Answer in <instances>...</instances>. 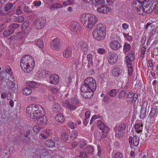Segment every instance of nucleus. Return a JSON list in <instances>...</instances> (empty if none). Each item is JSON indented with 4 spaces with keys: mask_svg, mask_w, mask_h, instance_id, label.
Returning <instances> with one entry per match:
<instances>
[{
    "mask_svg": "<svg viewBox=\"0 0 158 158\" xmlns=\"http://www.w3.org/2000/svg\"><path fill=\"white\" fill-rule=\"evenodd\" d=\"M20 66L22 70L26 73H29L33 69L35 60L33 57L30 55L23 56L20 60Z\"/></svg>",
    "mask_w": 158,
    "mask_h": 158,
    "instance_id": "obj_1",
    "label": "nucleus"
},
{
    "mask_svg": "<svg viewBox=\"0 0 158 158\" xmlns=\"http://www.w3.org/2000/svg\"><path fill=\"white\" fill-rule=\"evenodd\" d=\"M80 19L84 26L89 29H92L98 21V18L95 15L87 13L82 15L80 17Z\"/></svg>",
    "mask_w": 158,
    "mask_h": 158,
    "instance_id": "obj_2",
    "label": "nucleus"
},
{
    "mask_svg": "<svg viewBox=\"0 0 158 158\" xmlns=\"http://www.w3.org/2000/svg\"><path fill=\"white\" fill-rule=\"evenodd\" d=\"M106 26L101 23L98 24L93 31V37L98 40H103L106 35Z\"/></svg>",
    "mask_w": 158,
    "mask_h": 158,
    "instance_id": "obj_3",
    "label": "nucleus"
},
{
    "mask_svg": "<svg viewBox=\"0 0 158 158\" xmlns=\"http://www.w3.org/2000/svg\"><path fill=\"white\" fill-rule=\"evenodd\" d=\"M40 108V105L31 104L28 106L26 109L27 113L29 116L34 119L37 117V111ZM41 108H40V109Z\"/></svg>",
    "mask_w": 158,
    "mask_h": 158,
    "instance_id": "obj_4",
    "label": "nucleus"
},
{
    "mask_svg": "<svg viewBox=\"0 0 158 158\" xmlns=\"http://www.w3.org/2000/svg\"><path fill=\"white\" fill-rule=\"evenodd\" d=\"M81 95L85 98H90L94 94V91L84 82L81 87Z\"/></svg>",
    "mask_w": 158,
    "mask_h": 158,
    "instance_id": "obj_5",
    "label": "nucleus"
},
{
    "mask_svg": "<svg viewBox=\"0 0 158 158\" xmlns=\"http://www.w3.org/2000/svg\"><path fill=\"white\" fill-rule=\"evenodd\" d=\"M63 44L62 41L57 38L53 39L51 42V47L53 49L58 50Z\"/></svg>",
    "mask_w": 158,
    "mask_h": 158,
    "instance_id": "obj_6",
    "label": "nucleus"
},
{
    "mask_svg": "<svg viewBox=\"0 0 158 158\" xmlns=\"http://www.w3.org/2000/svg\"><path fill=\"white\" fill-rule=\"evenodd\" d=\"M39 108H41L39 109V110H38V111H37V118H34V119L37 120L38 121H39L40 123H44L46 121V119L44 118V110L41 106L40 108L39 107Z\"/></svg>",
    "mask_w": 158,
    "mask_h": 158,
    "instance_id": "obj_7",
    "label": "nucleus"
},
{
    "mask_svg": "<svg viewBox=\"0 0 158 158\" xmlns=\"http://www.w3.org/2000/svg\"><path fill=\"white\" fill-rule=\"evenodd\" d=\"M118 56L117 54L114 52L108 53L107 59L108 62L111 64H114L117 61Z\"/></svg>",
    "mask_w": 158,
    "mask_h": 158,
    "instance_id": "obj_8",
    "label": "nucleus"
},
{
    "mask_svg": "<svg viewBox=\"0 0 158 158\" xmlns=\"http://www.w3.org/2000/svg\"><path fill=\"white\" fill-rule=\"evenodd\" d=\"M84 82L94 91L95 90L96 88V83L94 78L92 77H88L85 80Z\"/></svg>",
    "mask_w": 158,
    "mask_h": 158,
    "instance_id": "obj_9",
    "label": "nucleus"
},
{
    "mask_svg": "<svg viewBox=\"0 0 158 158\" xmlns=\"http://www.w3.org/2000/svg\"><path fill=\"white\" fill-rule=\"evenodd\" d=\"M138 98V94L136 93L133 94L129 92L127 94L126 101L127 103H132L133 102H135Z\"/></svg>",
    "mask_w": 158,
    "mask_h": 158,
    "instance_id": "obj_10",
    "label": "nucleus"
},
{
    "mask_svg": "<svg viewBox=\"0 0 158 158\" xmlns=\"http://www.w3.org/2000/svg\"><path fill=\"white\" fill-rule=\"evenodd\" d=\"M76 44L79 45L81 50L84 53H85L87 52L88 50V46L86 42L79 40L77 41Z\"/></svg>",
    "mask_w": 158,
    "mask_h": 158,
    "instance_id": "obj_11",
    "label": "nucleus"
},
{
    "mask_svg": "<svg viewBox=\"0 0 158 158\" xmlns=\"http://www.w3.org/2000/svg\"><path fill=\"white\" fill-rule=\"evenodd\" d=\"M124 72L122 69L115 66L112 70V74L113 76L118 77L123 73Z\"/></svg>",
    "mask_w": 158,
    "mask_h": 158,
    "instance_id": "obj_12",
    "label": "nucleus"
},
{
    "mask_svg": "<svg viewBox=\"0 0 158 158\" xmlns=\"http://www.w3.org/2000/svg\"><path fill=\"white\" fill-rule=\"evenodd\" d=\"M46 21L44 19H36L34 22V25L37 29H40L43 28L45 25Z\"/></svg>",
    "mask_w": 158,
    "mask_h": 158,
    "instance_id": "obj_13",
    "label": "nucleus"
},
{
    "mask_svg": "<svg viewBox=\"0 0 158 158\" xmlns=\"http://www.w3.org/2000/svg\"><path fill=\"white\" fill-rule=\"evenodd\" d=\"M97 124L99 129L102 130L103 132L106 133L109 131V128L108 127H106L102 121L100 120H98Z\"/></svg>",
    "mask_w": 158,
    "mask_h": 158,
    "instance_id": "obj_14",
    "label": "nucleus"
},
{
    "mask_svg": "<svg viewBox=\"0 0 158 158\" xmlns=\"http://www.w3.org/2000/svg\"><path fill=\"white\" fill-rule=\"evenodd\" d=\"M110 48L113 50L118 49L120 47V44L118 41L115 40L111 41L110 44Z\"/></svg>",
    "mask_w": 158,
    "mask_h": 158,
    "instance_id": "obj_15",
    "label": "nucleus"
},
{
    "mask_svg": "<svg viewBox=\"0 0 158 158\" xmlns=\"http://www.w3.org/2000/svg\"><path fill=\"white\" fill-rule=\"evenodd\" d=\"M59 79V77L57 75H52L49 77V82L52 84L56 85L58 83Z\"/></svg>",
    "mask_w": 158,
    "mask_h": 158,
    "instance_id": "obj_16",
    "label": "nucleus"
},
{
    "mask_svg": "<svg viewBox=\"0 0 158 158\" xmlns=\"http://www.w3.org/2000/svg\"><path fill=\"white\" fill-rule=\"evenodd\" d=\"M125 62L126 64H131L134 59V55L132 51H130L126 57Z\"/></svg>",
    "mask_w": 158,
    "mask_h": 158,
    "instance_id": "obj_17",
    "label": "nucleus"
},
{
    "mask_svg": "<svg viewBox=\"0 0 158 158\" xmlns=\"http://www.w3.org/2000/svg\"><path fill=\"white\" fill-rule=\"evenodd\" d=\"M79 27V24L77 22H73L71 23L70 29L72 31L77 32L78 30Z\"/></svg>",
    "mask_w": 158,
    "mask_h": 158,
    "instance_id": "obj_18",
    "label": "nucleus"
},
{
    "mask_svg": "<svg viewBox=\"0 0 158 158\" xmlns=\"http://www.w3.org/2000/svg\"><path fill=\"white\" fill-rule=\"evenodd\" d=\"M72 53V48L70 47H68L63 52V56L66 58H69L71 56Z\"/></svg>",
    "mask_w": 158,
    "mask_h": 158,
    "instance_id": "obj_19",
    "label": "nucleus"
},
{
    "mask_svg": "<svg viewBox=\"0 0 158 158\" xmlns=\"http://www.w3.org/2000/svg\"><path fill=\"white\" fill-rule=\"evenodd\" d=\"M148 11H147V10H146L145 12L147 13H150L152 12V11L154 10V12L158 14V6L156 5V4L154 5H152V6L151 7H149L148 9Z\"/></svg>",
    "mask_w": 158,
    "mask_h": 158,
    "instance_id": "obj_20",
    "label": "nucleus"
},
{
    "mask_svg": "<svg viewBox=\"0 0 158 158\" xmlns=\"http://www.w3.org/2000/svg\"><path fill=\"white\" fill-rule=\"evenodd\" d=\"M55 119L56 121L61 123L64 122V118L63 115L62 114L60 113L57 114L55 116Z\"/></svg>",
    "mask_w": 158,
    "mask_h": 158,
    "instance_id": "obj_21",
    "label": "nucleus"
},
{
    "mask_svg": "<svg viewBox=\"0 0 158 158\" xmlns=\"http://www.w3.org/2000/svg\"><path fill=\"white\" fill-rule=\"evenodd\" d=\"M60 110V106L58 103H54L52 106V110L53 112L56 113L59 112Z\"/></svg>",
    "mask_w": 158,
    "mask_h": 158,
    "instance_id": "obj_22",
    "label": "nucleus"
},
{
    "mask_svg": "<svg viewBox=\"0 0 158 158\" xmlns=\"http://www.w3.org/2000/svg\"><path fill=\"white\" fill-rule=\"evenodd\" d=\"M86 152H87L88 154L92 155L93 154V152H94V149L93 146L88 145L85 148Z\"/></svg>",
    "mask_w": 158,
    "mask_h": 158,
    "instance_id": "obj_23",
    "label": "nucleus"
},
{
    "mask_svg": "<svg viewBox=\"0 0 158 158\" xmlns=\"http://www.w3.org/2000/svg\"><path fill=\"white\" fill-rule=\"evenodd\" d=\"M27 85L32 88H37L39 86V83L36 82L30 81L27 83Z\"/></svg>",
    "mask_w": 158,
    "mask_h": 158,
    "instance_id": "obj_24",
    "label": "nucleus"
},
{
    "mask_svg": "<svg viewBox=\"0 0 158 158\" xmlns=\"http://www.w3.org/2000/svg\"><path fill=\"white\" fill-rule=\"evenodd\" d=\"M26 35V33L24 31L18 32L16 35V37L19 40L23 39Z\"/></svg>",
    "mask_w": 158,
    "mask_h": 158,
    "instance_id": "obj_25",
    "label": "nucleus"
},
{
    "mask_svg": "<svg viewBox=\"0 0 158 158\" xmlns=\"http://www.w3.org/2000/svg\"><path fill=\"white\" fill-rule=\"evenodd\" d=\"M62 7V5L60 3H53L50 7L51 10H53L55 9H59Z\"/></svg>",
    "mask_w": 158,
    "mask_h": 158,
    "instance_id": "obj_26",
    "label": "nucleus"
},
{
    "mask_svg": "<svg viewBox=\"0 0 158 158\" xmlns=\"http://www.w3.org/2000/svg\"><path fill=\"white\" fill-rule=\"evenodd\" d=\"M23 93L25 95H28L32 93V90L29 88H25L23 89Z\"/></svg>",
    "mask_w": 158,
    "mask_h": 158,
    "instance_id": "obj_27",
    "label": "nucleus"
},
{
    "mask_svg": "<svg viewBox=\"0 0 158 158\" xmlns=\"http://www.w3.org/2000/svg\"><path fill=\"white\" fill-rule=\"evenodd\" d=\"M45 144L47 147L49 148H52L55 145L54 142L50 139L46 140L45 142Z\"/></svg>",
    "mask_w": 158,
    "mask_h": 158,
    "instance_id": "obj_28",
    "label": "nucleus"
},
{
    "mask_svg": "<svg viewBox=\"0 0 158 158\" xmlns=\"http://www.w3.org/2000/svg\"><path fill=\"white\" fill-rule=\"evenodd\" d=\"M124 132L116 130L115 131V136L118 138H122L124 135Z\"/></svg>",
    "mask_w": 158,
    "mask_h": 158,
    "instance_id": "obj_29",
    "label": "nucleus"
},
{
    "mask_svg": "<svg viewBox=\"0 0 158 158\" xmlns=\"http://www.w3.org/2000/svg\"><path fill=\"white\" fill-rule=\"evenodd\" d=\"M35 44L40 48H43L44 47L43 41L40 39H38L35 42Z\"/></svg>",
    "mask_w": 158,
    "mask_h": 158,
    "instance_id": "obj_30",
    "label": "nucleus"
},
{
    "mask_svg": "<svg viewBox=\"0 0 158 158\" xmlns=\"http://www.w3.org/2000/svg\"><path fill=\"white\" fill-rule=\"evenodd\" d=\"M87 60L88 61V64L90 66V65H93V63L92 61V54H89L87 55Z\"/></svg>",
    "mask_w": 158,
    "mask_h": 158,
    "instance_id": "obj_31",
    "label": "nucleus"
},
{
    "mask_svg": "<svg viewBox=\"0 0 158 158\" xmlns=\"http://www.w3.org/2000/svg\"><path fill=\"white\" fill-rule=\"evenodd\" d=\"M14 32L13 30L9 29L4 31L3 33V35L4 37H7L12 34Z\"/></svg>",
    "mask_w": 158,
    "mask_h": 158,
    "instance_id": "obj_32",
    "label": "nucleus"
},
{
    "mask_svg": "<svg viewBox=\"0 0 158 158\" xmlns=\"http://www.w3.org/2000/svg\"><path fill=\"white\" fill-rule=\"evenodd\" d=\"M40 153L43 156H46L48 155L49 152L47 149L43 148L40 150Z\"/></svg>",
    "mask_w": 158,
    "mask_h": 158,
    "instance_id": "obj_33",
    "label": "nucleus"
},
{
    "mask_svg": "<svg viewBox=\"0 0 158 158\" xmlns=\"http://www.w3.org/2000/svg\"><path fill=\"white\" fill-rule=\"evenodd\" d=\"M131 48L130 44L125 43L124 45L123 51L124 53H126L129 51Z\"/></svg>",
    "mask_w": 158,
    "mask_h": 158,
    "instance_id": "obj_34",
    "label": "nucleus"
},
{
    "mask_svg": "<svg viewBox=\"0 0 158 158\" xmlns=\"http://www.w3.org/2000/svg\"><path fill=\"white\" fill-rule=\"evenodd\" d=\"M128 68V75L131 76L133 73V69L131 64H126Z\"/></svg>",
    "mask_w": 158,
    "mask_h": 158,
    "instance_id": "obj_35",
    "label": "nucleus"
},
{
    "mask_svg": "<svg viewBox=\"0 0 158 158\" xmlns=\"http://www.w3.org/2000/svg\"><path fill=\"white\" fill-rule=\"evenodd\" d=\"M126 95V92L125 90H123L120 92L118 95V98L119 99L124 98Z\"/></svg>",
    "mask_w": 158,
    "mask_h": 158,
    "instance_id": "obj_36",
    "label": "nucleus"
},
{
    "mask_svg": "<svg viewBox=\"0 0 158 158\" xmlns=\"http://www.w3.org/2000/svg\"><path fill=\"white\" fill-rule=\"evenodd\" d=\"M139 138L137 136H135L134 137L133 139V144L135 146H137L139 144Z\"/></svg>",
    "mask_w": 158,
    "mask_h": 158,
    "instance_id": "obj_37",
    "label": "nucleus"
},
{
    "mask_svg": "<svg viewBox=\"0 0 158 158\" xmlns=\"http://www.w3.org/2000/svg\"><path fill=\"white\" fill-rule=\"evenodd\" d=\"M61 139L63 141H66L69 139V135L68 134L63 133L61 135Z\"/></svg>",
    "mask_w": 158,
    "mask_h": 158,
    "instance_id": "obj_38",
    "label": "nucleus"
},
{
    "mask_svg": "<svg viewBox=\"0 0 158 158\" xmlns=\"http://www.w3.org/2000/svg\"><path fill=\"white\" fill-rule=\"evenodd\" d=\"M109 93L110 97H114L117 95V90L116 89H112L109 92Z\"/></svg>",
    "mask_w": 158,
    "mask_h": 158,
    "instance_id": "obj_39",
    "label": "nucleus"
},
{
    "mask_svg": "<svg viewBox=\"0 0 158 158\" xmlns=\"http://www.w3.org/2000/svg\"><path fill=\"white\" fill-rule=\"evenodd\" d=\"M126 128V124L124 123H121L120 124L118 127L117 130L123 131Z\"/></svg>",
    "mask_w": 158,
    "mask_h": 158,
    "instance_id": "obj_40",
    "label": "nucleus"
},
{
    "mask_svg": "<svg viewBox=\"0 0 158 158\" xmlns=\"http://www.w3.org/2000/svg\"><path fill=\"white\" fill-rule=\"evenodd\" d=\"M7 86L9 89H12L14 87L15 84V83L11 81H8L7 83Z\"/></svg>",
    "mask_w": 158,
    "mask_h": 158,
    "instance_id": "obj_41",
    "label": "nucleus"
},
{
    "mask_svg": "<svg viewBox=\"0 0 158 158\" xmlns=\"http://www.w3.org/2000/svg\"><path fill=\"white\" fill-rule=\"evenodd\" d=\"M74 0H68L67 1L64 2H63V5L64 6H67L72 5Z\"/></svg>",
    "mask_w": 158,
    "mask_h": 158,
    "instance_id": "obj_42",
    "label": "nucleus"
},
{
    "mask_svg": "<svg viewBox=\"0 0 158 158\" xmlns=\"http://www.w3.org/2000/svg\"><path fill=\"white\" fill-rule=\"evenodd\" d=\"M19 24L17 23L13 24L9 26V29L12 30L18 28L19 27Z\"/></svg>",
    "mask_w": 158,
    "mask_h": 158,
    "instance_id": "obj_43",
    "label": "nucleus"
},
{
    "mask_svg": "<svg viewBox=\"0 0 158 158\" xmlns=\"http://www.w3.org/2000/svg\"><path fill=\"white\" fill-rule=\"evenodd\" d=\"M78 135V133L76 131L73 130L72 132L70 137L72 139H75Z\"/></svg>",
    "mask_w": 158,
    "mask_h": 158,
    "instance_id": "obj_44",
    "label": "nucleus"
},
{
    "mask_svg": "<svg viewBox=\"0 0 158 158\" xmlns=\"http://www.w3.org/2000/svg\"><path fill=\"white\" fill-rule=\"evenodd\" d=\"M66 107L71 110H74L77 108L76 106L70 104H68V105H66Z\"/></svg>",
    "mask_w": 158,
    "mask_h": 158,
    "instance_id": "obj_45",
    "label": "nucleus"
},
{
    "mask_svg": "<svg viewBox=\"0 0 158 158\" xmlns=\"http://www.w3.org/2000/svg\"><path fill=\"white\" fill-rule=\"evenodd\" d=\"M150 114L154 117H156L157 116V113H156V110L154 108H152L150 112Z\"/></svg>",
    "mask_w": 158,
    "mask_h": 158,
    "instance_id": "obj_46",
    "label": "nucleus"
},
{
    "mask_svg": "<svg viewBox=\"0 0 158 158\" xmlns=\"http://www.w3.org/2000/svg\"><path fill=\"white\" fill-rule=\"evenodd\" d=\"M6 74L4 71H1L0 72V80H3L6 77Z\"/></svg>",
    "mask_w": 158,
    "mask_h": 158,
    "instance_id": "obj_47",
    "label": "nucleus"
},
{
    "mask_svg": "<svg viewBox=\"0 0 158 158\" xmlns=\"http://www.w3.org/2000/svg\"><path fill=\"white\" fill-rule=\"evenodd\" d=\"M41 127L39 125L35 126L33 127V130L34 132L36 133L39 132L40 130Z\"/></svg>",
    "mask_w": 158,
    "mask_h": 158,
    "instance_id": "obj_48",
    "label": "nucleus"
},
{
    "mask_svg": "<svg viewBox=\"0 0 158 158\" xmlns=\"http://www.w3.org/2000/svg\"><path fill=\"white\" fill-rule=\"evenodd\" d=\"M103 11L102 14H106L110 11V9L107 6H103Z\"/></svg>",
    "mask_w": 158,
    "mask_h": 158,
    "instance_id": "obj_49",
    "label": "nucleus"
},
{
    "mask_svg": "<svg viewBox=\"0 0 158 158\" xmlns=\"http://www.w3.org/2000/svg\"><path fill=\"white\" fill-rule=\"evenodd\" d=\"M80 156L83 158H87L89 156V155L86 152H81L80 154Z\"/></svg>",
    "mask_w": 158,
    "mask_h": 158,
    "instance_id": "obj_50",
    "label": "nucleus"
},
{
    "mask_svg": "<svg viewBox=\"0 0 158 158\" xmlns=\"http://www.w3.org/2000/svg\"><path fill=\"white\" fill-rule=\"evenodd\" d=\"M24 19V17L20 16L17 17L15 19V21L18 22H23Z\"/></svg>",
    "mask_w": 158,
    "mask_h": 158,
    "instance_id": "obj_51",
    "label": "nucleus"
},
{
    "mask_svg": "<svg viewBox=\"0 0 158 158\" xmlns=\"http://www.w3.org/2000/svg\"><path fill=\"white\" fill-rule=\"evenodd\" d=\"M123 35L125 39L127 41H130L132 39V37L131 36L129 35L128 34H126L125 33H123Z\"/></svg>",
    "mask_w": 158,
    "mask_h": 158,
    "instance_id": "obj_52",
    "label": "nucleus"
},
{
    "mask_svg": "<svg viewBox=\"0 0 158 158\" xmlns=\"http://www.w3.org/2000/svg\"><path fill=\"white\" fill-rule=\"evenodd\" d=\"M29 24L28 22H24L22 24L21 27L22 29H26L29 26Z\"/></svg>",
    "mask_w": 158,
    "mask_h": 158,
    "instance_id": "obj_53",
    "label": "nucleus"
},
{
    "mask_svg": "<svg viewBox=\"0 0 158 158\" xmlns=\"http://www.w3.org/2000/svg\"><path fill=\"white\" fill-rule=\"evenodd\" d=\"M92 3L96 5H101L102 3V0H91Z\"/></svg>",
    "mask_w": 158,
    "mask_h": 158,
    "instance_id": "obj_54",
    "label": "nucleus"
},
{
    "mask_svg": "<svg viewBox=\"0 0 158 158\" xmlns=\"http://www.w3.org/2000/svg\"><path fill=\"white\" fill-rule=\"evenodd\" d=\"M68 125L69 127L72 129H74L76 126V124L75 123L71 122H69L68 123Z\"/></svg>",
    "mask_w": 158,
    "mask_h": 158,
    "instance_id": "obj_55",
    "label": "nucleus"
},
{
    "mask_svg": "<svg viewBox=\"0 0 158 158\" xmlns=\"http://www.w3.org/2000/svg\"><path fill=\"white\" fill-rule=\"evenodd\" d=\"M80 146L81 148H83L86 145V143L83 140H81L79 143Z\"/></svg>",
    "mask_w": 158,
    "mask_h": 158,
    "instance_id": "obj_56",
    "label": "nucleus"
},
{
    "mask_svg": "<svg viewBox=\"0 0 158 158\" xmlns=\"http://www.w3.org/2000/svg\"><path fill=\"white\" fill-rule=\"evenodd\" d=\"M99 117V115H94L91 118L90 121V124H91L93 122L95 119L98 118Z\"/></svg>",
    "mask_w": 158,
    "mask_h": 158,
    "instance_id": "obj_57",
    "label": "nucleus"
},
{
    "mask_svg": "<svg viewBox=\"0 0 158 158\" xmlns=\"http://www.w3.org/2000/svg\"><path fill=\"white\" fill-rule=\"evenodd\" d=\"M13 6V5L11 4H7L5 7V9L6 11H8L11 9Z\"/></svg>",
    "mask_w": 158,
    "mask_h": 158,
    "instance_id": "obj_58",
    "label": "nucleus"
},
{
    "mask_svg": "<svg viewBox=\"0 0 158 158\" xmlns=\"http://www.w3.org/2000/svg\"><path fill=\"white\" fill-rule=\"evenodd\" d=\"M44 132L48 136H49L52 134V131L51 129H47L44 131Z\"/></svg>",
    "mask_w": 158,
    "mask_h": 158,
    "instance_id": "obj_59",
    "label": "nucleus"
},
{
    "mask_svg": "<svg viewBox=\"0 0 158 158\" xmlns=\"http://www.w3.org/2000/svg\"><path fill=\"white\" fill-rule=\"evenodd\" d=\"M97 148H98L97 155L99 157H100V156L102 154V151H101V147H100V145H98L97 146Z\"/></svg>",
    "mask_w": 158,
    "mask_h": 158,
    "instance_id": "obj_60",
    "label": "nucleus"
},
{
    "mask_svg": "<svg viewBox=\"0 0 158 158\" xmlns=\"http://www.w3.org/2000/svg\"><path fill=\"white\" fill-rule=\"evenodd\" d=\"M6 72L10 75H12L11 69L9 67H8L6 68Z\"/></svg>",
    "mask_w": 158,
    "mask_h": 158,
    "instance_id": "obj_61",
    "label": "nucleus"
},
{
    "mask_svg": "<svg viewBox=\"0 0 158 158\" xmlns=\"http://www.w3.org/2000/svg\"><path fill=\"white\" fill-rule=\"evenodd\" d=\"M123 156L120 152H117L114 155V158H123Z\"/></svg>",
    "mask_w": 158,
    "mask_h": 158,
    "instance_id": "obj_62",
    "label": "nucleus"
},
{
    "mask_svg": "<svg viewBox=\"0 0 158 158\" xmlns=\"http://www.w3.org/2000/svg\"><path fill=\"white\" fill-rule=\"evenodd\" d=\"M123 28L124 30H126L129 27V25L127 23H124L122 24Z\"/></svg>",
    "mask_w": 158,
    "mask_h": 158,
    "instance_id": "obj_63",
    "label": "nucleus"
},
{
    "mask_svg": "<svg viewBox=\"0 0 158 158\" xmlns=\"http://www.w3.org/2000/svg\"><path fill=\"white\" fill-rule=\"evenodd\" d=\"M39 138L42 139H44L47 138V136L44 133L41 134L39 135Z\"/></svg>",
    "mask_w": 158,
    "mask_h": 158,
    "instance_id": "obj_64",
    "label": "nucleus"
}]
</instances>
